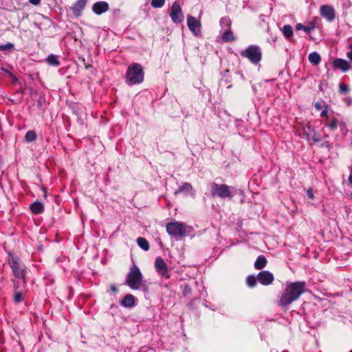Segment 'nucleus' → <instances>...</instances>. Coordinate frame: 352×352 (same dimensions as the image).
Listing matches in <instances>:
<instances>
[{
    "mask_svg": "<svg viewBox=\"0 0 352 352\" xmlns=\"http://www.w3.org/2000/svg\"><path fill=\"white\" fill-rule=\"evenodd\" d=\"M305 292V282L288 283L285 286L284 292L280 297L278 303L282 307H287L298 300Z\"/></svg>",
    "mask_w": 352,
    "mask_h": 352,
    "instance_id": "nucleus-1",
    "label": "nucleus"
},
{
    "mask_svg": "<svg viewBox=\"0 0 352 352\" xmlns=\"http://www.w3.org/2000/svg\"><path fill=\"white\" fill-rule=\"evenodd\" d=\"M144 80V72L142 67L138 63L131 65L126 73V82L132 85L141 83Z\"/></svg>",
    "mask_w": 352,
    "mask_h": 352,
    "instance_id": "nucleus-2",
    "label": "nucleus"
},
{
    "mask_svg": "<svg viewBox=\"0 0 352 352\" xmlns=\"http://www.w3.org/2000/svg\"><path fill=\"white\" fill-rule=\"evenodd\" d=\"M142 281V275L140 269L133 265L131 267L126 278L127 285L133 289H138L140 288Z\"/></svg>",
    "mask_w": 352,
    "mask_h": 352,
    "instance_id": "nucleus-3",
    "label": "nucleus"
},
{
    "mask_svg": "<svg viewBox=\"0 0 352 352\" xmlns=\"http://www.w3.org/2000/svg\"><path fill=\"white\" fill-rule=\"evenodd\" d=\"M241 56L248 58L251 63L257 64L261 60V51L256 45H250L240 52Z\"/></svg>",
    "mask_w": 352,
    "mask_h": 352,
    "instance_id": "nucleus-4",
    "label": "nucleus"
},
{
    "mask_svg": "<svg viewBox=\"0 0 352 352\" xmlns=\"http://www.w3.org/2000/svg\"><path fill=\"white\" fill-rule=\"evenodd\" d=\"M232 187L229 186L226 184H217L212 183L211 184V195L212 197H219L220 198H232Z\"/></svg>",
    "mask_w": 352,
    "mask_h": 352,
    "instance_id": "nucleus-5",
    "label": "nucleus"
},
{
    "mask_svg": "<svg viewBox=\"0 0 352 352\" xmlns=\"http://www.w3.org/2000/svg\"><path fill=\"white\" fill-rule=\"evenodd\" d=\"M166 231L172 236H183L186 234V226L179 221L170 222L166 225Z\"/></svg>",
    "mask_w": 352,
    "mask_h": 352,
    "instance_id": "nucleus-6",
    "label": "nucleus"
},
{
    "mask_svg": "<svg viewBox=\"0 0 352 352\" xmlns=\"http://www.w3.org/2000/svg\"><path fill=\"white\" fill-rule=\"evenodd\" d=\"M170 16L175 23H180L184 21V16L178 1H175L170 8Z\"/></svg>",
    "mask_w": 352,
    "mask_h": 352,
    "instance_id": "nucleus-7",
    "label": "nucleus"
},
{
    "mask_svg": "<svg viewBox=\"0 0 352 352\" xmlns=\"http://www.w3.org/2000/svg\"><path fill=\"white\" fill-rule=\"evenodd\" d=\"M325 126L331 131H334L337 128H339L343 133L347 131L346 124L342 120L336 117H327L325 121Z\"/></svg>",
    "mask_w": 352,
    "mask_h": 352,
    "instance_id": "nucleus-8",
    "label": "nucleus"
},
{
    "mask_svg": "<svg viewBox=\"0 0 352 352\" xmlns=\"http://www.w3.org/2000/svg\"><path fill=\"white\" fill-rule=\"evenodd\" d=\"M187 25L189 30L195 35H198L200 33L201 23L195 17L188 15Z\"/></svg>",
    "mask_w": 352,
    "mask_h": 352,
    "instance_id": "nucleus-9",
    "label": "nucleus"
},
{
    "mask_svg": "<svg viewBox=\"0 0 352 352\" xmlns=\"http://www.w3.org/2000/svg\"><path fill=\"white\" fill-rule=\"evenodd\" d=\"M320 12L321 16L329 21H332L335 19V11L331 6L326 5L321 6Z\"/></svg>",
    "mask_w": 352,
    "mask_h": 352,
    "instance_id": "nucleus-10",
    "label": "nucleus"
},
{
    "mask_svg": "<svg viewBox=\"0 0 352 352\" xmlns=\"http://www.w3.org/2000/svg\"><path fill=\"white\" fill-rule=\"evenodd\" d=\"M274 280L273 274L267 271H263L257 276V280L263 285H268Z\"/></svg>",
    "mask_w": 352,
    "mask_h": 352,
    "instance_id": "nucleus-11",
    "label": "nucleus"
},
{
    "mask_svg": "<svg viewBox=\"0 0 352 352\" xmlns=\"http://www.w3.org/2000/svg\"><path fill=\"white\" fill-rule=\"evenodd\" d=\"M109 4L105 1H98L93 5L92 10L96 14H102L109 10Z\"/></svg>",
    "mask_w": 352,
    "mask_h": 352,
    "instance_id": "nucleus-12",
    "label": "nucleus"
},
{
    "mask_svg": "<svg viewBox=\"0 0 352 352\" xmlns=\"http://www.w3.org/2000/svg\"><path fill=\"white\" fill-rule=\"evenodd\" d=\"M333 65L335 67L341 69L342 72H346L349 69L350 65L349 63L341 58H338L334 60Z\"/></svg>",
    "mask_w": 352,
    "mask_h": 352,
    "instance_id": "nucleus-13",
    "label": "nucleus"
},
{
    "mask_svg": "<svg viewBox=\"0 0 352 352\" xmlns=\"http://www.w3.org/2000/svg\"><path fill=\"white\" fill-rule=\"evenodd\" d=\"M87 0H78L72 8L74 14L76 16H79L85 8Z\"/></svg>",
    "mask_w": 352,
    "mask_h": 352,
    "instance_id": "nucleus-14",
    "label": "nucleus"
},
{
    "mask_svg": "<svg viewBox=\"0 0 352 352\" xmlns=\"http://www.w3.org/2000/svg\"><path fill=\"white\" fill-rule=\"evenodd\" d=\"M30 208L32 213L37 214L43 212L44 206L41 202L36 201L30 205Z\"/></svg>",
    "mask_w": 352,
    "mask_h": 352,
    "instance_id": "nucleus-15",
    "label": "nucleus"
},
{
    "mask_svg": "<svg viewBox=\"0 0 352 352\" xmlns=\"http://www.w3.org/2000/svg\"><path fill=\"white\" fill-rule=\"evenodd\" d=\"M121 305L124 307H132L135 305V298L131 294H127L121 301Z\"/></svg>",
    "mask_w": 352,
    "mask_h": 352,
    "instance_id": "nucleus-16",
    "label": "nucleus"
},
{
    "mask_svg": "<svg viewBox=\"0 0 352 352\" xmlns=\"http://www.w3.org/2000/svg\"><path fill=\"white\" fill-rule=\"evenodd\" d=\"M192 186L190 183L185 182L183 183L177 190H175V195H177L179 193L183 192L184 194L187 192H190L192 191Z\"/></svg>",
    "mask_w": 352,
    "mask_h": 352,
    "instance_id": "nucleus-17",
    "label": "nucleus"
},
{
    "mask_svg": "<svg viewBox=\"0 0 352 352\" xmlns=\"http://www.w3.org/2000/svg\"><path fill=\"white\" fill-rule=\"evenodd\" d=\"M155 270L162 277H164L166 278H169V269L168 267V265H155Z\"/></svg>",
    "mask_w": 352,
    "mask_h": 352,
    "instance_id": "nucleus-18",
    "label": "nucleus"
},
{
    "mask_svg": "<svg viewBox=\"0 0 352 352\" xmlns=\"http://www.w3.org/2000/svg\"><path fill=\"white\" fill-rule=\"evenodd\" d=\"M14 276L17 278H23L24 276L25 265H11Z\"/></svg>",
    "mask_w": 352,
    "mask_h": 352,
    "instance_id": "nucleus-19",
    "label": "nucleus"
},
{
    "mask_svg": "<svg viewBox=\"0 0 352 352\" xmlns=\"http://www.w3.org/2000/svg\"><path fill=\"white\" fill-rule=\"evenodd\" d=\"M137 243H138V245H139V247L141 248L144 251H147L150 248L149 243L144 238H142V237L138 238Z\"/></svg>",
    "mask_w": 352,
    "mask_h": 352,
    "instance_id": "nucleus-20",
    "label": "nucleus"
},
{
    "mask_svg": "<svg viewBox=\"0 0 352 352\" xmlns=\"http://www.w3.org/2000/svg\"><path fill=\"white\" fill-rule=\"evenodd\" d=\"M282 32L286 38H289L294 34L293 28L290 25H285L283 27Z\"/></svg>",
    "mask_w": 352,
    "mask_h": 352,
    "instance_id": "nucleus-21",
    "label": "nucleus"
},
{
    "mask_svg": "<svg viewBox=\"0 0 352 352\" xmlns=\"http://www.w3.org/2000/svg\"><path fill=\"white\" fill-rule=\"evenodd\" d=\"M308 58L309 60L314 65H318L321 61L320 56L316 52L311 53Z\"/></svg>",
    "mask_w": 352,
    "mask_h": 352,
    "instance_id": "nucleus-22",
    "label": "nucleus"
},
{
    "mask_svg": "<svg viewBox=\"0 0 352 352\" xmlns=\"http://www.w3.org/2000/svg\"><path fill=\"white\" fill-rule=\"evenodd\" d=\"M222 39L225 42H230L234 41L235 38L232 32L228 30L222 34Z\"/></svg>",
    "mask_w": 352,
    "mask_h": 352,
    "instance_id": "nucleus-23",
    "label": "nucleus"
},
{
    "mask_svg": "<svg viewBox=\"0 0 352 352\" xmlns=\"http://www.w3.org/2000/svg\"><path fill=\"white\" fill-rule=\"evenodd\" d=\"M47 63L53 66H58L59 65V61L58 60V56L54 54H50L47 58Z\"/></svg>",
    "mask_w": 352,
    "mask_h": 352,
    "instance_id": "nucleus-24",
    "label": "nucleus"
},
{
    "mask_svg": "<svg viewBox=\"0 0 352 352\" xmlns=\"http://www.w3.org/2000/svg\"><path fill=\"white\" fill-rule=\"evenodd\" d=\"M36 135L34 131H28L25 136V139L27 142H31L36 140Z\"/></svg>",
    "mask_w": 352,
    "mask_h": 352,
    "instance_id": "nucleus-25",
    "label": "nucleus"
},
{
    "mask_svg": "<svg viewBox=\"0 0 352 352\" xmlns=\"http://www.w3.org/2000/svg\"><path fill=\"white\" fill-rule=\"evenodd\" d=\"M296 29L298 30H302L306 32H309L314 29V26H304L302 23H297L296 25Z\"/></svg>",
    "mask_w": 352,
    "mask_h": 352,
    "instance_id": "nucleus-26",
    "label": "nucleus"
},
{
    "mask_svg": "<svg viewBox=\"0 0 352 352\" xmlns=\"http://www.w3.org/2000/svg\"><path fill=\"white\" fill-rule=\"evenodd\" d=\"M165 4V0H152L151 6L155 8H160Z\"/></svg>",
    "mask_w": 352,
    "mask_h": 352,
    "instance_id": "nucleus-27",
    "label": "nucleus"
},
{
    "mask_svg": "<svg viewBox=\"0 0 352 352\" xmlns=\"http://www.w3.org/2000/svg\"><path fill=\"white\" fill-rule=\"evenodd\" d=\"M220 24L222 28H228L231 25V21L228 17H224L221 19Z\"/></svg>",
    "mask_w": 352,
    "mask_h": 352,
    "instance_id": "nucleus-28",
    "label": "nucleus"
},
{
    "mask_svg": "<svg viewBox=\"0 0 352 352\" xmlns=\"http://www.w3.org/2000/svg\"><path fill=\"white\" fill-rule=\"evenodd\" d=\"M256 283V278L254 276H249L247 278V284L248 286L252 287L255 286Z\"/></svg>",
    "mask_w": 352,
    "mask_h": 352,
    "instance_id": "nucleus-29",
    "label": "nucleus"
},
{
    "mask_svg": "<svg viewBox=\"0 0 352 352\" xmlns=\"http://www.w3.org/2000/svg\"><path fill=\"white\" fill-rule=\"evenodd\" d=\"M14 47V45L11 43H8L5 45H0V51L11 50Z\"/></svg>",
    "mask_w": 352,
    "mask_h": 352,
    "instance_id": "nucleus-30",
    "label": "nucleus"
},
{
    "mask_svg": "<svg viewBox=\"0 0 352 352\" xmlns=\"http://www.w3.org/2000/svg\"><path fill=\"white\" fill-rule=\"evenodd\" d=\"M311 138L315 142H318L321 140L320 135L316 133L315 130H311Z\"/></svg>",
    "mask_w": 352,
    "mask_h": 352,
    "instance_id": "nucleus-31",
    "label": "nucleus"
},
{
    "mask_svg": "<svg viewBox=\"0 0 352 352\" xmlns=\"http://www.w3.org/2000/svg\"><path fill=\"white\" fill-rule=\"evenodd\" d=\"M267 262V258L263 255H260L258 256L256 261L254 264H266Z\"/></svg>",
    "mask_w": 352,
    "mask_h": 352,
    "instance_id": "nucleus-32",
    "label": "nucleus"
},
{
    "mask_svg": "<svg viewBox=\"0 0 352 352\" xmlns=\"http://www.w3.org/2000/svg\"><path fill=\"white\" fill-rule=\"evenodd\" d=\"M22 294L21 292H16L14 295V300L15 302L19 303L22 300Z\"/></svg>",
    "mask_w": 352,
    "mask_h": 352,
    "instance_id": "nucleus-33",
    "label": "nucleus"
},
{
    "mask_svg": "<svg viewBox=\"0 0 352 352\" xmlns=\"http://www.w3.org/2000/svg\"><path fill=\"white\" fill-rule=\"evenodd\" d=\"M339 88H340V91L342 93H346L349 90V86L344 83H340Z\"/></svg>",
    "mask_w": 352,
    "mask_h": 352,
    "instance_id": "nucleus-34",
    "label": "nucleus"
},
{
    "mask_svg": "<svg viewBox=\"0 0 352 352\" xmlns=\"http://www.w3.org/2000/svg\"><path fill=\"white\" fill-rule=\"evenodd\" d=\"M307 197L311 199H313L314 198V195L312 192V189H311V188L307 190Z\"/></svg>",
    "mask_w": 352,
    "mask_h": 352,
    "instance_id": "nucleus-35",
    "label": "nucleus"
},
{
    "mask_svg": "<svg viewBox=\"0 0 352 352\" xmlns=\"http://www.w3.org/2000/svg\"><path fill=\"white\" fill-rule=\"evenodd\" d=\"M5 72H6L8 74V75L11 77L12 78L13 80H16V78L12 74L10 73V72H8V70L6 69H2Z\"/></svg>",
    "mask_w": 352,
    "mask_h": 352,
    "instance_id": "nucleus-36",
    "label": "nucleus"
},
{
    "mask_svg": "<svg viewBox=\"0 0 352 352\" xmlns=\"http://www.w3.org/2000/svg\"><path fill=\"white\" fill-rule=\"evenodd\" d=\"M155 264H164V261L163 258L158 257L156 258Z\"/></svg>",
    "mask_w": 352,
    "mask_h": 352,
    "instance_id": "nucleus-37",
    "label": "nucleus"
},
{
    "mask_svg": "<svg viewBox=\"0 0 352 352\" xmlns=\"http://www.w3.org/2000/svg\"><path fill=\"white\" fill-rule=\"evenodd\" d=\"M320 116L322 117H326L327 118V117H329L327 116V108L320 113Z\"/></svg>",
    "mask_w": 352,
    "mask_h": 352,
    "instance_id": "nucleus-38",
    "label": "nucleus"
},
{
    "mask_svg": "<svg viewBox=\"0 0 352 352\" xmlns=\"http://www.w3.org/2000/svg\"><path fill=\"white\" fill-rule=\"evenodd\" d=\"M315 107L316 109L320 110L322 108V106L320 102H316L315 103Z\"/></svg>",
    "mask_w": 352,
    "mask_h": 352,
    "instance_id": "nucleus-39",
    "label": "nucleus"
},
{
    "mask_svg": "<svg viewBox=\"0 0 352 352\" xmlns=\"http://www.w3.org/2000/svg\"><path fill=\"white\" fill-rule=\"evenodd\" d=\"M29 1L33 5H38L40 3L41 0H29Z\"/></svg>",
    "mask_w": 352,
    "mask_h": 352,
    "instance_id": "nucleus-40",
    "label": "nucleus"
},
{
    "mask_svg": "<svg viewBox=\"0 0 352 352\" xmlns=\"http://www.w3.org/2000/svg\"><path fill=\"white\" fill-rule=\"evenodd\" d=\"M346 56L352 62V51L347 52Z\"/></svg>",
    "mask_w": 352,
    "mask_h": 352,
    "instance_id": "nucleus-41",
    "label": "nucleus"
},
{
    "mask_svg": "<svg viewBox=\"0 0 352 352\" xmlns=\"http://www.w3.org/2000/svg\"><path fill=\"white\" fill-rule=\"evenodd\" d=\"M111 290H112L113 292H117V291H118V290H117V288H116L114 285L111 286Z\"/></svg>",
    "mask_w": 352,
    "mask_h": 352,
    "instance_id": "nucleus-42",
    "label": "nucleus"
},
{
    "mask_svg": "<svg viewBox=\"0 0 352 352\" xmlns=\"http://www.w3.org/2000/svg\"><path fill=\"white\" fill-rule=\"evenodd\" d=\"M265 265H255V267L258 269V270H261L263 268V267H264Z\"/></svg>",
    "mask_w": 352,
    "mask_h": 352,
    "instance_id": "nucleus-43",
    "label": "nucleus"
},
{
    "mask_svg": "<svg viewBox=\"0 0 352 352\" xmlns=\"http://www.w3.org/2000/svg\"><path fill=\"white\" fill-rule=\"evenodd\" d=\"M191 195H192V197H195V193H194V192H192V193L191 194Z\"/></svg>",
    "mask_w": 352,
    "mask_h": 352,
    "instance_id": "nucleus-44",
    "label": "nucleus"
},
{
    "mask_svg": "<svg viewBox=\"0 0 352 352\" xmlns=\"http://www.w3.org/2000/svg\"><path fill=\"white\" fill-rule=\"evenodd\" d=\"M350 48L352 49V43L350 45Z\"/></svg>",
    "mask_w": 352,
    "mask_h": 352,
    "instance_id": "nucleus-45",
    "label": "nucleus"
},
{
    "mask_svg": "<svg viewBox=\"0 0 352 352\" xmlns=\"http://www.w3.org/2000/svg\"><path fill=\"white\" fill-rule=\"evenodd\" d=\"M349 352H352V350H351V351H350Z\"/></svg>",
    "mask_w": 352,
    "mask_h": 352,
    "instance_id": "nucleus-46",
    "label": "nucleus"
}]
</instances>
